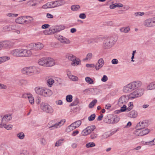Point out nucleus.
<instances>
[{
    "mask_svg": "<svg viewBox=\"0 0 155 155\" xmlns=\"http://www.w3.org/2000/svg\"><path fill=\"white\" fill-rule=\"evenodd\" d=\"M147 124L145 121H143L139 123L136 126V128L142 130V129L147 127Z\"/></svg>",
    "mask_w": 155,
    "mask_h": 155,
    "instance_id": "dca6fc26",
    "label": "nucleus"
},
{
    "mask_svg": "<svg viewBox=\"0 0 155 155\" xmlns=\"http://www.w3.org/2000/svg\"><path fill=\"white\" fill-rule=\"evenodd\" d=\"M117 41L114 37H108L104 41L103 47L104 49H108L112 47Z\"/></svg>",
    "mask_w": 155,
    "mask_h": 155,
    "instance_id": "7ed1b4c3",
    "label": "nucleus"
},
{
    "mask_svg": "<svg viewBox=\"0 0 155 155\" xmlns=\"http://www.w3.org/2000/svg\"><path fill=\"white\" fill-rule=\"evenodd\" d=\"M43 32L45 35H49L51 34V31H50V29L49 30L44 31Z\"/></svg>",
    "mask_w": 155,
    "mask_h": 155,
    "instance_id": "69168bd1",
    "label": "nucleus"
},
{
    "mask_svg": "<svg viewBox=\"0 0 155 155\" xmlns=\"http://www.w3.org/2000/svg\"><path fill=\"white\" fill-rule=\"evenodd\" d=\"M50 31H51V34L58 32L56 26L51 27L50 28Z\"/></svg>",
    "mask_w": 155,
    "mask_h": 155,
    "instance_id": "37998d69",
    "label": "nucleus"
},
{
    "mask_svg": "<svg viewBox=\"0 0 155 155\" xmlns=\"http://www.w3.org/2000/svg\"><path fill=\"white\" fill-rule=\"evenodd\" d=\"M123 90L124 92L126 93H129L132 91L130 88L129 84L124 87Z\"/></svg>",
    "mask_w": 155,
    "mask_h": 155,
    "instance_id": "393cba45",
    "label": "nucleus"
},
{
    "mask_svg": "<svg viewBox=\"0 0 155 155\" xmlns=\"http://www.w3.org/2000/svg\"><path fill=\"white\" fill-rule=\"evenodd\" d=\"M54 37L61 43L63 44H68L70 43L71 41L68 39L63 36L58 34H56L55 35Z\"/></svg>",
    "mask_w": 155,
    "mask_h": 155,
    "instance_id": "1a4fd4ad",
    "label": "nucleus"
},
{
    "mask_svg": "<svg viewBox=\"0 0 155 155\" xmlns=\"http://www.w3.org/2000/svg\"><path fill=\"white\" fill-rule=\"evenodd\" d=\"M134 107L133 103L130 102L128 104V107L127 108V111H129L132 109Z\"/></svg>",
    "mask_w": 155,
    "mask_h": 155,
    "instance_id": "de8ad7c7",
    "label": "nucleus"
},
{
    "mask_svg": "<svg viewBox=\"0 0 155 155\" xmlns=\"http://www.w3.org/2000/svg\"><path fill=\"white\" fill-rule=\"evenodd\" d=\"M104 64V61L103 58H100L98 60L95 65V69L97 71L101 68Z\"/></svg>",
    "mask_w": 155,
    "mask_h": 155,
    "instance_id": "4468645a",
    "label": "nucleus"
},
{
    "mask_svg": "<svg viewBox=\"0 0 155 155\" xmlns=\"http://www.w3.org/2000/svg\"><path fill=\"white\" fill-rule=\"evenodd\" d=\"M130 30V27L128 26L126 27H123L121 28L120 31V32L124 33H127Z\"/></svg>",
    "mask_w": 155,
    "mask_h": 155,
    "instance_id": "c85d7f7f",
    "label": "nucleus"
},
{
    "mask_svg": "<svg viewBox=\"0 0 155 155\" xmlns=\"http://www.w3.org/2000/svg\"><path fill=\"white\" fill-rule=\"evenodd\" d=\"M108 78L107 76L106 75H104L103 78L101 79L102 81L105 82L107 80Z\"/></svg>",
    "mask_w": 155,
    "mask_h": 155,
    "instance_id": "774afa93",
    "label": "nucleus"
},
{
    "mask_svg": "<svg viewBox=\"0 0 155 155\" xmlns=\"http://www.w3.org/2000/svg\"><path fill=\"white\" fill-rule=\"evenodd\" d=\"M43 47V45L40 42L32 43L29 45V48L31 50L38 51L42 49Z\"/></svg>",
    "mask_w": 155,
    "mask_h": 155,
    "instance_id": "423d86ee",
    "label": "nucleus"
},
{
    "mask_svg": "<svg viewBox=\"0 0 155 155\" xmlns=\"http://www.w3.org/2000/svg\"><path fill=\"white\" fill-rule=\"evenodd\" d=\"M41 109L46 113L52 114L54 112V110L50 105L47 103L42 102L40 105Z\"/></svg>",
    "mask_w": 155,
    "mask_h": 155,
    "instance_id": "20e7f679",
    "label": "nucleus"
},
{
    "mask_svg": "<svg viewBox=\"0 0 155 155\" xmlns=\"http://www.w3.org/2000/svg\"><path fill=\"white\" fill-rule=\"evenodd\" d=\"M134 134L137 136H142L141 130L140 129H136V130L134 131Z\"/></svg>",
    "mask_w": 155,
    "mask_h": 155,
    "instance_id": "c9c22d12",
    "label": "nucleus"
},
{
    "mask_svg": "<svg viewBox=\"0 0 155 155\" xmlns=\"http://www.w3.org/2000/svg\"><path fill=\"white\" fill-rule=\"evenodd\" d=\"M144 90L143 89L140 88L137 89L131 93L129 94V97L131 99H133L139 97L144 94Z\"/></svg>",
    "mask_w": 155,
    "mask_h": 155,
    "instance_id": "39448f33",
    "label": "nucleus"
},
{
    "mask_svg": "<svg viewBox=\"0 0 155 155\" xmlns=\"http://www.w3.org/2000/svg\"><path fill=\"white\" fill-rule=\"evenodd\" d=\"M71 63V65L73 66H75L78 65H80L81 64V61L78 58H76L74 61H72Z\"/></svg>",
    "mask_w": 155,
    "mask_h": 155,
    "instance_id": "4be33fe9",
    "label": "nucleus"
},
{
    "mask_svg": "<svg viewBox=\"0 0 155 155\" xmlns=\"http://www.w3.org/2000/svg\"><path fill=\"white\" fill-rule=\"evenodd\" d=\"M17 137L20 140L23 139L25 137V135L23 132H21L17 134Z\"/></svg>",
    "mask_w": 155,
    "mask_h": 155,
    "instance_id": "e433bc0d",
    "label": "nucleus"
},
{
    "mask_svg": "<svg viewBox=\"0 0 155 155\" xmlns=\"http://www.w3.org/2000/svg\"><path fill=\"white\" fill-rule=\"evenodd\" d=\"M6 124V123H0V127L2 128L4 127L7 130H10L11 129L12 127V126L10 124L7 125Z\"/></svg>",
    "mask_w": 155,
    "mask_h": 155,
    "instance_id": "cd10ccee",
    "label": "nucleus"
},
{
    "mask_svg": "<svg viewBox=\"0 0 155 155\" xmlns=\"http://www.w3.org/2000/svg\"><path fill=\"white\" fill-rule=\"evenodd\" d=\"M40 142L41 144L42 145H45L46 144V140L44 138H41L40 139Z\"/></svg>",
    "mask_w": 155,
    "mask_h": 155,
    "instance_id": "5fc2aeb1",
    "label": "nucleus"
},
{
    "mask_svg": "<svg viewBox=\"0 0 155 155\" xmlns=\"http://www.w3.org/2000/svg\"><path fill=\"white\" fill-rule=\"evenodd\" d=\"M80 8V6L79 5H73L71 7V9L74 11L78 10Z\"/></svg>",
    "mask_w": 155,
    "mask_h": 155,
    "instance_id": "79ce46f5",
    "label": "nucleus"
},
{
    "mask_svg": "<svg viewBox=\"0 0 155 155\" xmlns=\"http://www.w3.org/2000/svg\"><path fill=\"white\" fill-rule=\"evenodd\" d=\"M143 25L147 27H151L155 26V18H149L146 20L144 22Z\"/></svg>",
    "mask_w": 155,
    "mask_h": 155,
    "instance_id": "9d476101",
    "label": "nucleus"
},
{
    "mask_svg": "<svg viewBox=\"0 0 155 155\" xmlns=\"http://www.w3.org/2000/svg\"><path fill=\"white\" fill-rule=\"evenodd\" d=\"M13 43L9 41H5L0 42L1 50L3 48H10L13 46Z\"/></svg>",
    "mask_w": 155,
    "mask_h": 155,
    "instance_id": "0eeeda50",
    "label": "nucleus"
},
{
    "mask_svg": "<svg viewBox=\"0 0 155 155\" xmlns=\"http://www.w3.org/2000/svg\"><path fill=\"white\" fill-rule=\"evenodd\" d=\"M57 32H59L61 30H64L65 28V27L63 25H60L59 26H56Z\"/></svg>",
    "mask_w": 155,
    "mask_h": 155,
    "instance_id": "8fccbe9b",
    "label": "nucleus"
},
{
    "mask_svg": "<svg viewBox=\"0 0 155 155\" xmlns=\"http://www.w3.org/2000/svg\"><path fill=\"white\" fill-rule=\"evenodd\" d=\"M52 93L51 91L45 88L43 96L45 97H49L52 95Z\"/></svg>",
    "mask_w": 155,
    "mask_h": 155,
    "instance_id": "412c9836",
    "label": "nucleus"
},
{
    "mask_svg": "<svg viewBox=\"0 0 155 155\" xmlns=\"http://www.w3.org/2000/svg\"><path fill=\"white\" fill-rule=\"evenodd\" d=\"M48 127L51 130L56 129L55 126V120H53L50 121L48 124Z\"/></svg>",
    "mask_w": 155,
    "mask_h": 155,
    "instance_id": "b1692460",
    "label": "nucleus"
},
{
    "mask_svg": "<svg viewBox=\"0 0 155 155\" xmlns=\"http://www.w3.org/2000/svg\"><path fill=\"white\" fill-rule=\"evenodd\" d=\"M38 64L45 67H50L53 66L55 64L54 60L51 58L43 57L38 60Z\"/></svg>",
    "mask_w": 155,
    "mask_h": 155,
    "instance_id": "f03ea898",
    "label": "nucleus"
},
{
    "mask_svg": "<svg viewBox=\"0 0 155 155\" xmlns=\"http://www.w3.org/2000/svg\"><path fill=\"white\" fill-rule=\"evenodd\" d=\"M10 59V58L8 56H3L0 57V64Z\"/></svg>",
    "mask_w": 155,
    "mask_h": 155,
    "instance_id": "473e14b6",
    "label": "nucleus"
},
{
    "mask_svg": "<svg viewBox=\"0 0 155 155\" xmlns=\"http://www.w3.org/2000/svg\"><path fill=\"white\" fill-rule=\"evenodd\" d=\"M86 41L88 44H90L94 42V40L92 38H87L86 39Z\"/></svg>",
    "mask_w": 155,
    "mask_h": 155,
    "instance_id": "13d9d810",
    "label": "nucleus"
},
{
    "mask_svg": "<svg viewBox=\"0 0 155 155\" xmlns=\"http://www.w3.org/2000/svg\"><path fill=\"white\" fill-rule=\"evenodd\" d=\"M64 140L63 139H61L57 141L55 143V146L59 147L62 145Z\"/></svg>",
    "mask_w": 155,
    "mask_h": 155,
    "instance_id": "4c0bfd02",
    "label": "nucleus"
},
{
    "mask_svg": "<svg viewBox=\"0 0 155 155\" xmlns=\"http://www.w3.org/2000/svg\"><path fill=\"white\" fill-rule=\"evenodd\" d=\"M11 53L12 55L16 57H18V49L12 50L11 52Z\"/></svg>",
    "mask_w": 155,
    "mask_h": 155,
    "instance_id": "49530a36",
    "label": "nucleus"
},
{
    "mask_svg": "<svg viewBox=\"0 0 155 155\" xmlns=\"http://www.w3.org/2000/svg\"><path fill=\"white\" fill-rule=\"evenodd\" d=\"M98 135L96 133H93L91 134L90 137L92 139H94L96 138L97 137Z\"/></svg>",
    "mask_w": 155,
    "mask_h": 155,
    "instance_id": "bf43d9fd",
    "label": "nucleus"
},
{
    "mask_svg": "<svg viewBox=\"0 0 155 155\" xmlns=\"http://www.w3.org/2000/svg\"><path fill=\"white\" fill-rule=\"evenodd\" d=\"M115 132H110L108 131L104 133L101 136V139L104 140L107 138L108 137L113 134Z\"/></svg>",
    "mask_w": 155,
    "mask_h": 155,
    "instance_id": "aec40b11",
    "label": "nucleus"
},
{
    "mask_svg": "<svg viewBox=\"0 0 155 155\" xmlns=\"http://www.w3.org/2000/svg\"><path fill=\"white\" fill-rule=\"evenodd\" d=\"M128 101V97L126 95H123L119 99L118 104L120 106L125 104Z\"/></svg>",
    "mask_w": 155,
    "mask_h": 155,
    "instance_id": "f8f14e48",
    "label": "nucleus"
},
{
    "mask_svg": "<svg viewBox=\"0 0 155 155\" xmlns=\"http://www.w3.org/2000/svg\"><path fill=\"white\" fill-rule=\"evenodd\" d=\"M71 80L74 81H77L78 80V77L72 75L71 77L69 78Z\"/></svg>",
    "mask_w": 155,
    "mask_h": 155,
    "instance_id": "052dcab7",
    "label": "nucleus"
},
{
    "mask_svg": "<svg viewBox=\"0 0 155 155\" xmlns=\"http://www.w3.org/2000/svg\"><path fill=\"white\" fill-rule=\"evenodd\" d=\"M76 57L75 56L72 54H68L66 55V58L71 61H74L76 58Z\"/></svg>",
    "mask_w": 155,
    "mask_h": 155,
    "instance_id": "c756f323",
    "label": "nucleus"
},
{
    "mask_svg": "<svg viewBox=\"0 0 155 155\" xmlns=\"http://www.w3.org/2000/svg\"><path fill=\"white\" fill-rule=\"evenodd\" d=\"M3 30L4 31H10L9 25H6L3 28Z\"/></svg>",
    "mask_w": 155,
    "mask_h": 155,
    "instance_id": "0e129e2a",
    "label": "nucleus"
},
{
    "mask_svg": "<svg viewBox=\"0 0 155 155\" xmlns=\"http://www.w3.org/2000/svg\"><path fill=\"white\" fill-rule=\"evenodd\" d=\"M112 121L113 124H114L117 123L120 120V118L117 115L114 117L112 119Z\"/></svg>",
    "mask_w": 155,
    "mask_h": 155,
    "instance_id": "58836bf2",
    "label": "nucleus"
},
{
    "mask_svg": "<svg viewBox=\"0 0 155 155\" xmlns=\"http://www.w3.org/2000/svg\"><path fill=\"white\" fill-rule=\"evenodd\" d=\"M123 7V5L121 3H117L113 4L110 5V9H114L116 7Z\"/></svg>",
    "mask_w": 155,
    "mask_h": 155,
    "instance_id": "7c9ffc66",
    "label": "nucleus"
},
{
    "mask_svg": "<svg viewBox=\"0 0 155 155\" xmlns=\"http://www.w3.org/2000/svg\"><path fill=\"white\" fill-rule=\"evenodd\" d=\"M75 129H76L73 126L72 124L67 128L66 129V131L67 132H69L71 131L72 130Z\"/></svg>",
    "mask_w": 155,
    "mask_h": 155,
    "instance_id": "ea45409f",
    "label": "nucleus"
},
{
    "mask_svg": "<svg viewBox=\"0 0 155 155\" xmlns=\"http://www.w3.org/2000/svg\"><path fill=\"white\" fill-rule=\"evenodd\" d=\"M144 13L143 12H136L134 13V15L136 17H139L143 15Z\"/></svg>",
    "mask_w": 155,
    "mask_h": 155,
    "instance_id": "6e6d98bb",
    "label": "nucleus"
},
{
    "mask_svg": "<svg viewBox=\"0 0 155 155\" xmlns=\"http://www.w3.org/2000/svg\"><path fill=\"white\" fill-rule=\"evenodd\" d=\"M66 121L65 119H63L61 120L60 121L57 122H55V126L56 129L60 127L61 126H63Z\"/></svg>",
    "mask_w": 155,
    "mask_h": 155,
    "instance_id": "5701e85b",
    "label": "nucleus"
},
{
    "mask_svg": "<svg viewBox=\"0 0 155 155\" xmlns=\"http://www.w3.org/2000/svg\"><path fill=\"white\" fill-rule=\"evenodd\" d=\"M55 7L54 1L48 2L42 6V8L44 9L48 8H53Z\"/></svg>",
    "mask_w": 155,
    "mask_h": 155,
    "instance_id": "2eb2a0df",
    "label": "nucleus"
},
{
    "mask_svg": "<svg viewBox=\"0 0 155 155\" xmlns=\"http://www.w3.org/2000/svg\"><path fill=\"white\" fill-rule=\"evenodd\" d=\"M29 101L30 103L31 104H33L34 103V97H33L32 95H31V97H30L29 98Z\"/></svg>",
    "mask_w": 155,
    "mask_h": 155,
    "instance_id": "680f3d73",
    "label": "nucleus"
},
{
    "mask_svg": "<svg viewBox=\"0 0 155 155\" xmlns=\"http://www.w3.org/2000/svg\"><path fill=\"white\" fill-rule=\"evenodd\" d=\"M72 96L71 95L69 94L66 96V99L67 102H71L72 101Z\"/></svg>",
    "mask_w": 155,
    "mask_h": 155,
    "instance_id": "09e8293b",
    "label": "nucleus"
},
{
    "mask_svg": "<svg viewBox=\"0 0 155 155\" xmlns=\"http://www.w3.org/2000/svg\"><path fill=\"white\" fill-rule=\"evenodd\" d=\"M31 94L30 93L29 94H25L23 95V97L24 98H29L30 97H31Z\"/></svg>",
    "mask_w": 155,
    "mask_h": 155,
    "instance_id": "338daca9",
    "label": "nucleus"
},
{
    "mask_svg": "<svg viewBox=\"0 0 155 155\" xmlns=\"http://www.w3.org/2000/svg\"><path fill=\"white\" fill-rule=\"evenodd\" d=\"M45 88L42 87H36L35 88V91L37 94L43 96Z\"/></svg>",
    "mask_w": 155,
    "mask_h": 155,
    "instance_id": "f3484780",
    "label": "nucleus"
},
{
    "mask_svg": "<svg viewBox=\"0 0 155 155\" xmlns=\"http://www.w3.org/2000/svg\"><path fill=\"white\" fill-rule=\"evenodd\" d=\"M95 128V126L91 125L88 126L84 130L82 133L83 135H87L93 131Z\"/></svg>",
    "mask_w": 155,
    "mask_h": 155,
    "instance_id": "9b49d317",
    "label": "nucleus"
},
{
    "mask_svg": "<svg viewBox=\"0 0 155 155\" xmlns=\"http://www.w3.org/2000/svg\"><path fill=\"white\" fill-rule=\"evenodd\" d=\"M141 134L142 136L147 134L149 132V130L148 129H146L143 130H141Z\"/></svg>",
    "mask_w": 155,
    "mask_h": 155,
    "instance_id": "864d4df0",
    "label": "nucleus"
},
{
    "mask_svg": "<svg viewBox=\"0 0 155 155\" xmlns=\"http://www.w3.org/2000/svg\"><path fill=\"white\" fill-rule=\"evenodd\" d=\"M86 81L90 84H92L94 83V81L93 79L89 77H86L85 78Z\"/></svg>",
    "mask_w": 155,
    "mask_h": 155,
    "instance_id": "c03bdc74",
    "label": "nucleus"
},
{
    "mask_svg": "<svg viewBox=\"0 0 155 155\" xmlns=\"http://www.w3.org/2000/svg\"><path fill=\"white\" fill-rule=\"evenodd\" d=\"M31 50L22 48L21 57H30L32 55Z\"/></svg>",
    "mask_w": 155,
    "mask_h": 155,
    "instance_id": "ddd939ff",
    "label": "nucleus"
},
{
    "mask_svg": "<svg viewBox=\"0 0 155 155\" xmlns=\"http://www.w3.org/2000/svg\"><path fill=\"white\" fill-rule=\"evenodd\" d=\"M81 120H78L72 123V124L75 128H76L79 127L81 125Z\"/></svg>",
    "mask_w": 155,
    "mask_h": 155,
    "instance_id": "f704fd0d",
    "label": "nucleus"
},
{
    "mask_svg": "<svg viewBox=\"0 0 155 155\" xmlns=\"http://www.w3.org/2000/svg\"><path fill=\"white\" fill-rule=\"evenodd\" d=\"M120 110L121 112H124L127 110V106L125 104L123 105L122 107H121Z\"/></svg>",
    "mask_w": 155,
    "mask_h": 155,
    "instance_id": "e2e57ef3",
    "label": "nucleus"
},
{
    "mask_svg": "<svg viewBox=\"0 0 155 155\" xmlns=\"http://www.w3.org/2000/svg\"><path fill=\"white\" fill-rule=\"evenodd\" d=\"M95 146V143L94 142H89L86 145L87 148L92 147Z\"/></svg>",
    "mask_w": 155,
    "mask_h": 155,
    "instance_id": "3c124183",
    "label": "nucleus"
},
{
    "mask_svg": "<svg viewBox=\"0 0 155 155\" xmlns=\"http://www.w3.org/2000/svg\"><path fill=\"white\" fill-rule=\"evenodd\" d=\"M21 71L22 73L28 75L38 74L40 72L38 68L35 66L24 67L21 69Z\"/></svg>",
    "mask_w": 155,
    "mask_h": 155,
    "instance_id": "f257e3e1",
    "label": "nucleus"
},
{
    "mask_svg": "<svg viewBox=\"0 0 155 155\" xmlns=\"http://www.w3.org/2000/svg\"><path fill=\"white\" fill-rule=\"evenodd\" d=\"M146 89L147 90H151L155 89L154 82H151L148 84Z\"/></svg>",
    "mask_w": 155,
    "mask_h": 155,
    "instance_id": "bb28decb",
    "label": "nucleus"
},
{
    "mask_svg": "<svg viewBox=\"0 0 155 155\" xmlns=\"http://www.w3.org/2000/svg\"><path fill=\"white\" fill-rule=\"evenodd\" d=\"M97 102V100L96 99H94L89 104V107L90 108H92L94 105Z\"/></svg>",
    "mask_w": 155,
    "mask_h": 155,
    "instance_id": "a19ab883",
    "label": "nucleus"
},
{
    "mask_svg": "<svg viewBox=\"0 0 155 155\" xmlns=\"http://www.w3.org/2000/svg\"><path fill=\"white\" fill-rule=\"evenodd\" d=\"M54 83V80L51 78L48 79L47 81V84L49 87H51Z\"/></svg>",
    "mask_w": 155,
    "mask_h": 155,
    "instance_id": "a18cd8bd",
    "label": "nucleus"
},
{
    "mask_svg": "<svg viewBox=\"0 0 155 155\" xmlns=\"http://www.w3.org/2000/svg\"><path fill=\"white\" fill-rule=\"evenodd\" d=\"M55 7H59L63 5L66 3L65 1L61 0L54 1Z\"/></svg>",
    "mask_w": 155,
    "mask_h": 155,
    "instance_id": "a878e982",
    "label": "nucleus"
},
{
    "mask_svg": "<svg viewBox=\"0 0 155 155\" xmlns=\"http://www.w3.org/2000/svg\"><path fill=\"white\" fill-rule=\"evenodd\" d=\"M93 54L91 53H88L87 55L85 58L83 59V61H90L92 58Z\"/></svg>",
    "mask_w": 155,
    "mask_h": 155,
    "instance_id": "2f4dec72",
    "label": "nucleus"
},
{
    "mask_svg": "<svg viewBox=\"0 0 155 155\" xmlns=\"http://www.w3.org/2000/svg\"><path fill=\"white\" fill-rule=\"evenodd\" d=\"M25 16L20 17L16 19L15 21L17 23L25 24Z\"/></svg>",
    "mask_w": 155,
    "mask_h": 155,
    "instance_id": "a211bd4d",
    "label": "nucleus"
},
{
    "mask_svg": "<svg viewBox=\"0 0 155 155\" xmlns=\"http://www.w3.org/2000/svg\"><path fill=\"white\" fill-rule=\"evenodd\" d=\"M138 115L137 112L135 110H132L129 112L127 114V116L132 118H135L137 117Z\"/></svg>",
    "mask_w": 155,
    "mask_h": 155,
    "instance_id": "6ab92c4d",
    "label": "nucleus"
},
{
    "mask_svg": "<svg viewBox=\"0 0 155 155\" xmlns=\"http://www.w3.org/2000/svg\"><path fill=\"white\" fill-rule=\"evenodd\" d=\"M25 24L30 23L33 21V18L30 16H25Z\"/></svg>",
    "mask_w": 155,
    "mask_h": 155,
    "instance_id": "72a5a7b5",
    "label": "nucleus"
},
{
    "mask_svg": "<svg viewBox=\"0 0 155 155\" xmlns=\"http://www.w3.org/2000/svg\"><path fill=\"white\" fill-rule=\"evenodd\" d=\"M95 117L96 116L95 114H91L90 116L88 117V119L89 121H92L95 119Z\"/></svg>",
    "mask_w": 155,
    "mask_h": 155,
    "instance_id": "4d7b16f0",
    "label": "nucleus"
},
{
    "mask_svg": "<svg viewBox=\"0 0 155 155\" xmlns=\"http://www.w3.org/2000/svg\"><path fill=\"white\" fill-rule=\"evenodd\" d=\"M129 84L132 91L141 87L142 84V82L140 81H136Z\"/></svg>",
    "mask_w": 155,
    "mask_h": 155,
    "instance_id": "6e6552de",
    "label": "nucleus"
},
{
    "mask_svg": "<svg viewBox=\"0 0 155 155\" xmlns=\"http://www.w3.org/2000/svg\"><path fill=\"white\" fill-rule=\"evenodd\" d=\"M10 30H15L17 29L18 27V25L13 24L12 25H9Z\"/></svg>",
    "mask_w": 155,
    "mask_h": 155,
    "instance_id": "603ef678",
    "label": "nucleus"
}]
</instances>
